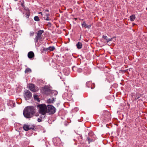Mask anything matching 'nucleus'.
Returning <instances> with one entry per match:
<instances>
[{
	"mask_svg": "<svg viewBox=\"0 0 147 147\" xmlns=\"http://www.w3.org/2000/svg\"><path fill=\"white\" fill-rule=\"evenodd\" d=\"M35 110L34 107L32 106L26 107L23 111V115L25 117L29 118L32 117L34 114Z\"/></svg>",
	"mask_w": 147,
	"mask_h": 147,
	"instance_id": "f257e3e1",
	"label": "nucleus"
},
{
	"mask_svg": "<svg viewBox=\"0 0 147 147\" xmlns=\"http://www.w3.org/2000/svg\"><path fill=\"white\" fill-rule=\"evenodd\" d=\"M37 107L39 108V112L42 115H45L47 112V107L45 105H38Z\"/></svg>",
	"mask_w": 147,
	"mask_h": 147,
	"instance_id": "f03ea898",
	"label": "nucleus"
},
{
	"mask_svg": "<svg viewBox=\"0 0 147 147\" xmlns=\"http://www.w3.org/2000/svg\"><path fill=\"white\" fill-rule=\"evenodd\" d=\"M23 95L26 100H27L31 98L32 94L30 91L26 89L24 91Z\"/></svg>",
	"mask_w": 147,
	"mask_h": 147,
	"instance_id": "7ed1b4c3",
	"label": "nucleus"
},
{
	"mask_svg": "<svg viewBox=\"0 0 147 147\" xmlns=\"http://www.w3.org/2000/svg\"><path fill=\"white\" fill-rule=\"evenodd\" d=\"M47 107V113L49 114H53L56 112V109L53 106L51 105H48Z\"/></svg>",
	"mask_w": 147,
	"mask_h": 147,
	"instance_id": "20e7f679",
	"label": "nucleus"
},
{
	"mask_svg": "<svg viewBox=\"0 0 147 147\" xmlns=\"http://www.w3.org/2000/svg\"><path fill=\"white\" fill-rule=\"evenodd\" d=\"M72 94L71 92H65L63 94L62 97L65 100H71L72 99Z\"/></svg>",
	"mask_w": 147,
	"mask_h": 147,
	"instance_id": "39448f33",
	"label": "nucleus"
},
{
	"mask_svg": "<svg viewBox=\"0 0 147 147\" xmlns=\"http://www.w3.org/2000/svg\"><path fill=\"white\" fill-rule=\"evenodd\" d=\"M102 117L105 120H107L110 118V113L108 111H104L102 114Z\"/></svg>",
	"mask_w": 147,
	"mask_h": 147,
	"instance_id": "423d86ee",
	"label": "nucleus"
},
{
	"mask_svg": "<svg viewBox=\"0 0 147 147\" xmlns=\"http://www.w3.org/2000/svg\"><path fill=\"white\" fill-rule=\"evenodd\" d=\"M41 91L43 93L45 94L47 92H50L51 90L48 86L45 85L42 88Z\"/></svg>",
	"mask_w": 147,
	"mask_h": 147,
	"instance_id": "0eeeda50",
	"label": "nucleus"
},
{
	"mask_svg": "<svg viewBox=\"0 0 147 147\" xmlns=\"http://www.w3.org/2000/svg\"><path fill=\"white\" fill-rule=\"evenodd\" d=\"M28 88L29 90L33 92H36L38 90L36 89L35 85L33 84H29Z\"/></svg>",
	"mask_w": 147,
	"mask_h": 147,
	"instance_id": "6e6552de",
	"label": "nucleus"
},
{
	"mask_svg": "<svg viewBox=\"0 0 147 147\" xmlns=\"http://www.w3.org/2000/svg\"><path fill=\"white\" fill-rule=\"evenodd\" d=\"M81 25L82 26L83 28H87L88 29H90L91 27V24L89 25H88L86 24V22L85 21L82 22L81 24Z\"/></svg>",
	"mask_w": 147,
	"mask_h": 147,
	"instance_id": "1a4fd4ad",
	"label": "nucleus"
},
{
	"mask_svg": "<svg viewBox=\"0 0 147 147\" xmlns=\"http://www.w3.org/2000/svg\"><path fill=\"white\" fill-rule=\"evenodd\" d=\"M34 40L35 42L37 43L38 40H39L40 41L42 40V37L37 35L34 38Z\"/></svg>",
	"mask_w": 147,
	"mask_h": 147,
	"instance_id": "9d476101",
	"label": "nucleus"
},
{
	"mask_svg": "<svg viewBox=\"0 0 147 147\" xmlns=\"http://www.w3.org/2000/svg\"><path fill=\"white\" fill-rule=\"evenodd\" d=\"M28 58L31 59L34 57V54L33 52L31 51L29 52L28 53Z\"/></svg>",
	"mask_w": 147,
	"mask_h": 147,
	"instance_id": "9b49d317",
	"label": "nucleus"
},
{
	"mask_svg": "<svg viewBox=\"0 0 147 147\" xmlns=\"http://www.w3.org/2000/svg\"><path fill=\"white\" fill-rule=\"evenodd\" d=\"M72 69L73 71L77 70V71L79 73L81 72L82 71V69L80 68H78L77 67L74 66L72 67Z\"/></svg>",
	"mask_w": 147,
	"mask_h": 147,
	"instance_id": "f8f14e48",
	"label": "nucleus"
},
{
	"mask_svg": "<svg viewBox=\"0 0 147 147\" xmlns=\"http://www.w3.org/2000/svg\"><path fill=\"white\" fill-rule=\"evenodd\" d=\"M102 38L106 40L107 42L112 41L113 38H108L107 36L104 35L102 36Z\"/></svg>",
	"mask_w": 147,
	"mask_h": 147,
	"instance_id": "ddd939ff",
	"label": "nucleus"
},
{
	"mask_svg": "<svg viewBox=\"0 0 147 147\" xmlns=\"http://www.w3.org/2000/svg\"><path fill=\"white\" fill-rule=\"evenodd\" d=\"M9 103H8L7 104L8 106H10L11 107H12V105H13V107H14L15 106V102H13V101L11 100H9Z\"/></svg>",
	"mask_w": 147,
	"mask_h": 147,
	"instance_id": "4468645a",
	"label": "nucleus"
},
{
	"mask_svg": "<svg viewBox=\"0 0 147 147\" xmlns=\"http://www.w3.org/2000/svg\"><path fill=\"white\" fill-rule=\"evenodd\" d=\"M82 45L81 42H78V43L76 45V46L77 48L78 49H80L82 47Z\"/></svg>",
	"mask_w": 147,
	"mask_h": 147,
	"instance_id": "2eb2a0df",
	"label": "nucleus"
},
{
	"mask_svg": "<svg viewBox=\"0 0 147 147\" xmlns=\"http://www.w3.org/2000/svg\"><path fill=\"white\" fill-rule=\"evenodd\" d=\"M92 82L90 81L87 82L86 83V86L89 88H91V86H92Z\"/></svg>",
	"mask_w": 147,
	"mask_h": 147,
	"instance_id": "dca6fc26",
	"label": "nucleus"
},
{
	"mask_svg": "<svg viewBox=\"0 0 147 147\" xmlns=\"http://www.w3.org/2000/svg\"><path fill=\"white\" fill-rule=\"evenodd\" d=\"M44 31L43 30H40L37 31L36 33L37 35L42 36V33L44 32Z\"/></svg>",
	"mask_w": 147,
	"mask_h": 147,
	"instance_id": "f3484780",
	"label": "nucleus"
},
{
	"mask_svg": "<svg viewBox=\"0 0 147 147\" xmlns=\"http://www.w3.org/2000/svg\"><path fill=\"white\" fill-rule=\"evenodd\" d=\"M33 97H34V100L38 102H39L40 101V98L36 94H34L33 95Z\"/></svg>",
	"mask_w": 147,
	"mask_h": 147,
	"instance_id": "a211bd4d",
	"label": "nucleus"
},
{
	"mask_svg": "<svg viewBox=\"0 0 147 147\" xmlns=\"http://www.w3.org/2000/svg\"><path fill=\"white\" fill-rule=\"evenodd\" d=\"M55 101V99L54 98H52V99H49L47 100V102L49 103H53Z\"/></svg>",
	"mask_w": 147,
	"mask_h": 147,
	"instance_id": "6ab92c4d",
	"label": "nucleus"
},
{
	"mask_svg": "<svg viewBox=\"0 0 147 147\" xmlns=\"http://www.w3.org/2000/svg\"><path fill=\"white\" fill-rule=\"evenodd\" d=\"M107 80L109 83H111V82L114 81V78L113 77V76H111L110 77V78H107Z\"/></svg>",
	"mask_w": 147,
	"mask_h": 147,
	"instance_id": "aec40b11",
	"label": "nucleus"
},
{
	"mask_svg": "<svg viewBox=\"0 0 147 147\" xmlns=\"http://www.w3.org/2000/svg\"><path fill=\"white\" fill-rule=\"evenodd\" d=\"M23 128L24 129L25 131H28L30 129L28 125H24Z\"/></svg>",
	"mask_w": 147,
	"mask_h": 147,
	"instance_id": "412c9836",
	"label": "nucleus"
},
{
	"mask_svg": "<svg viewBox=\"0 0 147 147\" xmlns=\"http://www.w3.org/2000/svg\"><path fill=\"white\" fill-rule=\"evenodd\" d=\"M87 140L88 142V143H90V142H93L94 141V139L90 138L89 137H88L87 138Z\"/></svg>",
	"mask_w": 147,
	"mask_h": 147,
	"instance_id": "4be33fe9",
	"label": "nucleus"
},
{
	"mask_svg": "<svg viewBox=\"0 0 147 147\" xmlns=\"http://www.w3.org/2000/svg\"><path fill=\"white\" fill-rule=\"evenodd\" d=\"M55 48L54 46H50L48 47V50L50 51H53L55 50Z\"/></svg>",
	"mask_w": 147,
	"mask_h": 147,
	"instance_id": "5701e85b",
	"label": "nucleus"
},
{
	"mask_svg": "<svg viewBox=\"0 0 147 147\" xmlns=\"http://www.w3.org/2000/svg\"><path fill=\"white\" fill-rule=\"evenodd\" d=\"M130 18L131 21H133L135 19V16L134 15H132L130 16Z\"/></svg>",
	"mask_w": 147,
	"mask_h": 147,
	"instance_id": "b1692460",
	"label": "nucleus"
},
{
	"mask_svg": "<svg viewBox=\"0 0 147 147\" xmlns=\"http://www.w3.org/2000/svg\"><path fill=\"white\" fill-rule=\"evenodd\" d=\"M31 70L29 68H27L26 69L25 71V73H28V72H31Z\"/></svg>",
	"mask_w": 147,
	"mask_h": 147,
	"instance_id": "393cba45",
	"label": "nucleus"
},
{
	"mask_svg": "<svg viewBox=\"0 0 147 147\" xmlns=\"http://www.w3.org/2000/svg\"><path fill=\"white\" fill-rule=\"evenodd\" d=\"M34 20L35 21L38 22L40 21V19L38 16H35L34 18Z\"/></svg>",
	"mask_w": 147,
	"mask_h": 147,
	"instance_id": "a878e982",
	"label": "nucleus"
},
{
	"mask_svg": "<svg viewBox=\"0 0 147 147\" xmlns=\"http://www.w3.org/2000/svg\"><path fill=\"white\" fill-rule=\"evenodd\" d=\"M43 19L45 20H46L47 21H49L51 20V18L49 17H43Z\"/></svg>",
	"mask_w": 147,
	"mask_h": 147,
	"instance_id": "bb28decb",
	"label": "nucleus"
},
{
	"mask_svg": "<svg viewBox=\"0 0 147 147\" xmlns=\"http://www.w3.org/2000/svg\"><path fill=\"white\" fill-rule=\"evenodd\" d=\"M51 93L53 94H54V95H56L57 94L58 92H57L56 90H53L51 92Z\"/></svg>",
	"mask_w": 147,
	"mask_h": 147,
	"instance_id": "cd10ccee",
	"label": "nucleus"
},
{
	"mask_svg": "<svg viewBox=\"0 0 147 147\" xmlns=\"http://www.w3.org/2000/svg\"><path fill=\"white\" fill-rule=\"evenodd\" d=\"M140 96V94H137L135 97V99L136 100L138 99H139Z\"/></svg>",
	"mask_w": 147,
	"mask_h": 147,
	"instance_id": "c85d7f7f",
	"label": "nucleus"
},
{
	"mask_svg": "<svg viewBox=\"0 0 147 147\" xmlns=\"http://www.w3.org/2000/svg\"><path fill=\"white\" fill-rule=\"evenodd\" d=\"M30 16V13L29 12H28L27 13L26 15V17L27 18H28Z\"/></svg>",
	"mask_w": 147,
	"mask_h": 147,
	"instance_id": "c756f323",
	"label": "nucleus"
},
{
	"mask_svg": "<svg viewBox=\"0 0 147 147\" xmlns=\"http://www.w3.org/2000/svg\"><path fill=\"white\" fill-rule=\"evenodd\" d=\"M92 86H91V89H93L95 87V84L94 83H92Z\"/></svg>",
	"mask_w": 147,
	"mask_h": 147,
	"instance_id": "7c9ffc66",
	"label": "nucleus"
},
{
	"mask_svg": "<svg viewBox=\"0 0 147 147\" xmlns=\"http://www.w3.org/2000/svg\"><path fill=\"white\" fill-rule=\"evenodd\" d=\"M34 32H32L30 33V36H32L34 35Z\"/></svg>",
	"mask_w": 147,
	"mask_h": 147,
	"instance_id": "2f4dec72",
	"label": "nucleus"
},
{
	"mask_svg": "<svg viewBox=\"0 0 147 147\" xmlns=\"http://www.w3.org/2000/svg\"><path fill=\"white\" fill-rule=\"evenodd\" d=\"M43 51H48V48H44L43 49Z\"/></svg>",
	"mask_w": 147,
	"mask_h": 147,
	"instance_id": "473e14b6",
	"label": "nucleus"
},
{
	"mask_svg": "<svg viewBox=\"0 0 147 147\" xmlns=\"http://www.w3.org/2000/svg\"><path fill=\"white\" fill-rule=\"evenodd\" d=\"M50 15L49 13H47L45 15L44 17H49L50 16Z\"/></svg>",
	"mask_w": 147,
	"mask_h": 147,
	"instance_id": "72a5a7b5",
	"label": "nucleus"
},
{
	"mask_svg": "<svg viewBox=\"0 0 147 147\" xmlns=\"http://www.w3.org/2000/svg\"><path fill=\"white\" fill-rule=\"evenodd\" d=\"M34 127L33 125V126H32L31 127H29L30 129H34Z\"/></svg>",
	"mask_w": 147,
	"mask_h": 147,
	"instance_id": "f704fd0d",
	"label": "nucleus"
},
{
	"mask_svg": "<svg viewBox=\"0 0 147 147\" xmlns=\"http://www.w3.org/2000/svg\"><path fill=\"white\" fill-rule=\"evenodd\" d=\"M47 26H48L49 27H51V22H49L48 23V24H47Z\"/></svg>",
	"mask_w": 147,
	"mask_h": 147,
	"instance_id": "c9c22d12",
	"label": "nucleus"
},
{
	"mask_svg": "<svg viewBox=\"0 0 147 147\" xmlns=\"http://www.w3.org/2000/svg\"><path fill=\"white\" fill-rule=\"evenodd\" d=\"M37 121L38 122H40L42 121V120L39 118H38L37 119Z\"/></svg>",
	"mask_w": 147,
	"mask_h": 147,
	"instance_id": "e433bc0d",
	"label": "nucleus"
},
{
	"mask_svg": "<svg viewBox=\"0 0 147 147\" xmlns=\"http://www.w3.org/2000/svg\"><path fill=\"white\" fill-rule=\"evenodd\" d=\"M21 6L22 7H23L24 8H25V5H24V2L22 3L21 4Z\"/></svg>",
	"mask_w": 147,
	"mask_h": 147,
	"instance_id": "4c0bfd02",
	"label": "nucleus"
},
{
	"mask_svg": "<svg viewBox=\"0 0 147 147\" xmlns=\"http://www.w3.org/2000/svg\"><path fill=\"white\" fill-rule=\"evenodd\" d=\"M43 116H42V115L40 116V117L41 118V119H44L45 118V115H43Z\"/></svg>",
	"mask_w": 147,
	"mask_h": 147,
	"instance_id": "58836bf2",
	"label": "nucleus"
},
{
	"mask_svg": "<svg viewBox=\"0 0 147 147\" xmlns=\"http://www.w3.org/2000/svg\"><path fill=\"white\" fill-rule=\"evenodd\" d=\"M44 11L45 12H49V11L48 9H44Z\"/></svg>",
	"mask_w": 147,
	"mask_h": 147,
	"instance_id": "ea45409f",
	"label": "nucleus"
},
{
	"mask_svg": "<svg viewBox=\"0 0 147 147\" xmlns=\"http://www.w3.org/2000/svg\"><path fill=\"white\" fill-rule=\"evenodd\" d=\"M24 9H25L26 10H28V12H29V9H28V8H24Z\"/></svg>",
	"mask_w": 147,
	"mask_h": 147,
	"instance_id": "a19ab883",
	"label": "nucleus"
},
{
	"mask_svg": "<svg viewBox=\"0 0 147 147\" xmlns=\"http://www.w3.org/2000/svg\"><path fill=\"white\" fill-rule=\"evenodd\" d=\"M39 14H41L42 15V12H40L39 13Z\"/></svg>",
	"mask_w": 147,
	"mask_h": 147,
	"instance_id": "79ce46f5",
	"label": "nucleus"
},
{
	"mask_svg": "<svg viewBox=\"0 0 147 147\" xmlns=\"http://www.w3.org/2000/svg\"><path fill=\"white\" fill-rule=\"evenodd\" d=\"M15 1H18V0H14Z\"/></svg>",
	"mask_w": 147,
	"mask_h": 147,
	"instance_id": "37998d69",
	"label": "nucleus"
},
{
	"mask_svg": "<svg viewBox=\"0 0 147 147\" xmlns=\"http://www.w3.org/2000/svg\"><path fill=\"white\" fill-rule=\"evenodd\" d=\"M77 18H75V20H77Z\"/></svg>",
	"mask_w": 147,
	"mask_h": 147,
	"instance_id": "c03bdc74",
	"label": "nucleus"
}]
</instances>
